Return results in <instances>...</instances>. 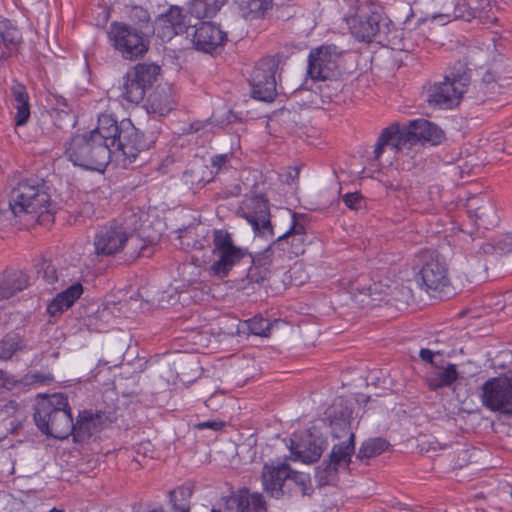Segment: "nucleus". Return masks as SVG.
<instances>
[{
  "label": "nucleus",
  "mask_w": 512,
  "mask_h": 512,
  "mask_svg": "<svg viewBox=\"0 0 512 512\" xmlns=\"http://www.w3.org/2000/svg\"><path fill=\"white\" fill-rule=\"evenodd\" d=\"M241 15L246 19H258L265 15L272 5V0H235Z\"/></svg>",
  "instance_id": "nucleus-28"
},
{
  "label": "nucleus",
  "mask_w": 512,
  "mask_h": 512,
  "mask_svg": "<svg viewBox=\"0 0 512 512\" xmlns=\"http://www.w3.org/2000/svg\"><path fill=\"white\" fill-rule=\"evenodd\" d=\"M46 380H48V378H46V377H42V376H39V375H32V376L30 377V379H27V380H26V383H28V384H34V383L45 382Z\"/></svg>",
  "instance_id": "nucleus-50"
},
{
  "label": "nucleus",
  "mask_w": 512,
  "mask_h": 512,
  "mask_svg": "<svg viewBox=\"0 0 512 512\" xmlns=\"http://www.w3.org/2000/svg\"><path fill=\"white\" fill-rule=\"evenodd\" d=\"M121 128V122L118 124L113 115L104 113L99 116L97 127L88 134L92 140L111 149L116 144Z\"/></svg>",
  "instance_id": "nucleus-22"
},
{
  "label": "nucleus",
  "mask_w": 512,
  "mask_h": 512,
  "mask_svg": "<svg viewBox=\"0 0 512 512\" xmlns=\"http://www.w3.org/2000/svg\"><path fill=\"white\" fill-rule=\"evenodd\" d=\"M84 412L74 425L67 398L61 393L39 395L35 407L34 420L42 433L57 439H65L71 433L77 439L92 435L94 420Z\"/></svg>",
  "instance_id": "nucleus-1"
},
{
  "label": "nucleus",
  "mask_w": 512,
  "mask_h": 512,
  "mask_svg": "<svg viewBox=\"0 0 512 512\" xmlns=\"http://www.w3.org/2000/svg\"><path fill=\"white\" fill-rule=\"evenodd\" d=\"M443 139L442 129L426 119L412 120L402 128L398 123H393L380 134L374 150V157L379 159L387 150L393 154L404 150L409 151L418 142L437 145Z\"/></svg>",
  "instance_id": "nucleus-3"
},
{
  "label": "nucleus",
  "mask_w": 512,
  "mask_h": 512,
  "mask_svg": "<svg viewBox=\"0 0 512 512\" xmlns=\"http://www.w3.org/2000/svg\"><path fill=\"white\" fill-rule=\"evenodd\" d=\"M205 275V271L194 262L184 263L179 267V281L181 284L176 285L173 289L176 291L180 289L184 292V296L190 294L191 299L198 301L206 287L203 285Z\"/></svg>",
  "instance_id": "nucleus-19"
},
{
  "label": "nucleus",
  "mask_w": 512,
  "mask_h": 512,
  "mask_svg": "<svg viewBox=\"0 0 512 512\" xmlns=\"http://www.w3.org/2000/svg\"><path fill=\"white\" fill-rule=\"evenodd\" d=\"M196 131L203 130L204 133L211 131L212 124L211 122L204 123L201 127H199V124H195L192 126Z\"/></svg>",
  "instance_id": "nucleus-51"
},
{
  "label": "nucleus",
  "mask_w": 512,
  "mask_h": 512,
  "mask_svg": "<svg viewBox=\"0 0 512 512\" xmlns=\"http://www.w3.org/2000/svg\"><path fill=\"white\" fill-rule=\"evenodd\" d=\"M284 176V181L287 184H293L299 176V169L297 167H290Z\"/></svg>",
  "instance_id": "nucleus-45"
},
{
  "label": "nucleus",
  "mask_w": 512,
  "mask_h": 512,
  "mask_svg": "<svg viewBox=\"0 0 512 512\" xmlns=\"http://www.w3.org/2000/svg\"><path fill=\"white\" fill-rule=\"evenodd\" d=\"M422 266L415 274V281L432 297L448 296L449 278L445 262L437 255L425 253Z\"/></svg>",
  "instance_id": "nucleus-8"
},
{
  "label": "nucleus",
  "mask_w": 512,
  "mask_h": 512,
  "mask_svg": "<svg viewBox=\"0 0 512 512\" xmlns=\"http://www.w3.org/2000/svg\"><path fill=\"white\" fill-rule=\"evenodd\" d=\"M227 0H191L190 10L197 18L216 14Z\"/></svg>",
  "instance_id": "nucleus-33"
},
{
  "label": "nucleus",
  "mask_w": 512,
  "mask_h": 512,
  "mask_svg": "<svg viewBox=\"0 0 512 512\" xmlns=\"http://www.w3.org/2000/svg\"><path fill=\"white\" fill-rule=\"evenodd\" d=\"M357 301H358L359 303L363 304V305H367V304H369V301H366L364 298H362V299H357Z\"/></svg>",
  "instance_id": "nucleus-55"
},
{
  "label": "nucleus",
  "mask_w": 512,
  "mask_h": 512,
  "mask_svg": "<svg viewBox=\"0 0 512 512\" xmlns=\"http://www.w3.org/2000/svg\"><path fill=\"white\" fill-rule=\"evenodd\" d=\"M176 105V97L169 90L167 92L156 91L148 98L146 110L154 117H163L168 115Z\"/></svg>",
  "instance_id": "nucleus-25"
},
{
  "label": "nucleus",
  "mask_w": 512,
  "mask_h": 512,
  "mask_svg": "<svg viewBox=\"0 0 512 512\" xmlns=\"http://www.w3.org/2000/svg\"><path fill=\"white\" fill-rule=\"evenodd\" d=\"M189 30L188 37H190L193 47L204 53H212L227 39L226 33L213 22H201L189 27Z\"/></svg>",
  "instance_id": "nucleus-16"
},
{
  "label": "nucleus",
  "mask_w": 512,
  "mask_h": 512,
  "mask_svg": "<svg viewBox=\"0 0 512 512\" xmlns=\"http://www.w3.org/2000/svg\"><path fill=\"white\" fill-rule=\"evenodd\" d=\"M29 285L28 276L22 271L5 274L0 280V299H9Z\"/></svg>",
  "instance_id": "nucleus-27"
},
{
  "label": "nucleus",
  "mask_w": 512,
  "mask_h": 512,
  "mask_svg": "<svg viewBox=\"0 0 512 512\" xmlns=\"http://www.w3.org/2000/svg\"><path fill=\"white\" fill-rule=\"evenodd\" d=\"M12 93L16 102L15 122L17 126H21L24 125L30 117L29 97L25 87L21 84L14 85Z\"/></svg>",
  "instance_id": "nucleus-29"
},
{
  "label": "nucleus",
  "mask_w": 512,
  "mask_h": 512,
  "mask_svg": "<svg viewBox=\"0 0 512 512\" xmlns=\"http://www.w3.org/2000/svg\"><path fill=\"white\" fill-rule=\"evenodd\" d=\"M360 196L357 193H348L344 196L345 204L351 209H357Z\"/></svg>",
  "instance_id": "nucleus-44"
},
{
  "label": "nucleus",
  "mask_w": 512,
  "mask_h": 512,
  "mask_svg": "<svg viewBox=\"0 0 512 512\" xmlns=\"http://www.w3.org/2000/svg\"><path fill=\"white\" fill-rule=\"evenodd\" d=\"M0 37L5 46L14 49L20 43V31L7 19L0 20Z\"/></svg>",
  "instance_id": "nucleus-36"
},
{
  "label": "nucleus",
  "mask_w": 512,
  "mask_h": 512,
  "mask_svg": "<svg viewBox=\"0 0 512 512\" xmlns=\"http://www.w3.org/2000/svg\"><path fill=\"white\" fill-rule=\"evenodd\" d=\"M327 415L333 437L341 441L333 446L329 463L316 470V477L320 485L335 483L337 475L348 470L355 451L354 430L359 424L348 408L337 412L335 407H331L328 409Z\"/></svg>",
  "instance_id": "nucleus-2"
},
{
  "label": "nucleus",
  "mask_w": 512,
  "mask_h": 512,
  "mask_svg": "<svg viewBox=\"0 0 512 512\" xmlns=\"http://www.w3.org/2000/svg\"><path fill=\"white\" fill-rule=\"evenodd\" d=\"M467 79L464 77L448 79L433 85L428 95L431 105L443 109H450L459 104L462 95L467 89Z\"/></svg>",
  "instance_id": "nucleus-14"
},
{
  "label": "nucleus",
  "mask_w": 512,
  "mask_h": 512,
  "mask_svg": "<svg viewBox=\"0 0 512 512\" xmlns=\"http://www.w3.org/2000/svg\"><path fill=\"white\" fill-rule=\"evenodd\" d=\"M135 453H136V456L134 457V460L138 464L142 465L143 464V460L146 457H152L153 447H152L151 442L145 441V442H142V443L138 444L135 447Z\"/></svg>",
  "instance_id": "nucleus-40"
},
{
  "label": "nucleus",
  "mask_w": 512,
  "mask_h": 512,
  "mask_svg": "<svg viewBox=\"0 0 512 512\" xmlns=\"http://www.w3.org/2000/svg\"><path fill=\"white\" fill-rule=\"evenodd\" d=\"M44 277L46 278L47 282H49V283H52L54 280L58 279V276L56 274V270L54 269L53 266L47 265V267L45 269Z\"/></svg>",
  "instance_id": "nucleus-49"
},
{
  "label": "nucleus",
  "mask_w": 512,
  "mask_h": 512,
  "mask_svg": "<svg viewBox=\"0 0 512 512\" xmlns=\"http://www.w3.org/2000/svg\"><path fill=\"white\" fill-rule=\"evenodd\" d=\"M458 378L456 366L449 364L445 368L432 371L427 375V383L430 388L438 389L444 386H450Z\"/></svg>",
  "instance_id": "nucleus-30"
},
{
  "label": "nucleus",
  "mask_w": 512,
  "mask_h": 512,
  "mask_svg": "<svg viewBox=\"0 0 512 512\" xmlns=\"http://www.w3.org/2000/svg\"><path fill=\"white\" fill-rule=\"evenodd\" d=\"M49 512H62V511L61 510H57V509H52Z\"/></svg>",
  "instance_id": "nucleus-57"
},
{
  "label": "nucleus",
  "mask_w": 512,
  "mask_h": 512,
  "mask_svg": "<svg viewBox=\"0 0 512 512\" xmlns=\"http://www.w3.org/2000/svg\"><path fill=\"white\" fill-rule=\"evenodd\" d=\"M65 287L57 293L47 304V313L51 317L59 316L70 309L74 303L83 295L84 288L80 280L67 283L62 279Z\"/></svg>",
  "instance_id": "nucleus-21"
},
{
  "label": "nucleus",
  "mask_w": 512,
  "mask_h": 512,
  "mask_svg": "<svg viewBox=\"0 0 512 512\" xmlns=\"http://www.w3.org/2000/svg\"><path fill=\"white\" fill-rule=\"evenodd\" d=\"M183 492H184V488H180L178 490L173 491L171 493V495H170L171 496V501H174L173 498L176 496L177 493H181L182 494Z\"/></svg>",
  "instance_id": "nucleus-54"
},
{
  "label": "nucleus",
  "mask_w": 512,
  "mask_h": 512,
  "mask_svg": "<svg viewBox=\"0 0 512 512\" xmlns=\"http://www.w3.org/2000/svg\"><path fill=\"white\" fill-rule=\"evenodd\" d=\"M326 446V440L313 427L294 433L290 439L289 449L294 461L312 463L320 458Z\"/></svg>",
  "instance_id": "nucleus-12"
},
{
  "label": "nucleus",
  "mask_w": 512,
  "mask_h": 512,
  "mask_svg": "<svg viewBox=\"0 0 512 512\" xmlns=\"http://www.w3.org/2000/svg\"><path fill=\"white\" fill-rule=\"evenodd\" d=\"M340 52L334 45H323L310 51L308 74L314 80L329 79L337 67Z\"/></svg>",
  "instance_id": "nucleus-15"
},
{
  "label": "nucleus",
  "mask_w": 512,
  "mask_h": 512,
  "mask_svg": "<svg viewBox=\"0 0 512 512\" xmlns=\"http://www.w3.org/2000/svg\"><path fill=\"white\" fill-rule=\"evenodd\" d=\"M146 216L141 212L139 215H131L123 222L113 221L100 227L94 236L95 253L111 256L122 252L134 233L152 241L154 236L146 231V220H143Z\"/></svg>",
  "instance_id": "nucleus-4"
},
{
  "label": "nucleus",
  "mask_w": 512,
  "mask_h": 512,
  "mask_svg": "<svg viewBox=\"0 0 512 512\" xmlns=\"http://www.w3.org/2000/svg\"><path fill=\"white\" fill-rule=\"evenodd\" d=\"M279 241H287L292 246V253L299 254L303 252L304 228L296 225L294 222L290 229L278 238Z\"/></svg>",
  "instance_id": "nucleus-35"
},
{
  "label": "nucleus",
  "mask_w": 512,
  "mask_h": 512,
  "mask_svg": "<svg viewBox=\"0 0 512 512\" xmlns=\"http://www.w3.org/2000/svg\"><path fill=\"white\" fill-rule=\"evenodd\" d=\"M387 448V442L381 438H375L364 442L359 450L361 458H370L380 454Z\"/></svg>",
  "instance_id": "nucleus-38"
},
{
  "label": "nucleus",
  "mask_w": 512,
  "mask_h": 512,
  "mask_svg": "<svg viewBox=\"0 0 512 512\" xmlns=\"http://www.w3.org/2000/svg\"><path fill=\"white\" fill-rule=\"evenodd\" d=\"M112 318L113 314L111 310L107 306H104L102 308H98L95 314L90 315L87 318L86 325L91 330L104 332L111 324Z\"/></svg>",
  "instance_id": "nucleus-34"
},
{
  "label": "nucleus",
  "mask_w": 512,
  "mask_h": 512,
  "mask_svg": "<svg viewBox=\"0 0 512 512\" xmlns=\"http://www.w3.org/2000/svg\"><path fill=\"white\" fill-rule=\"evenodd\" d=\"M8 207L13 217L22 213L50 212L51 201L47 187L36 180L19 183L10 193Z\"/></svg>",
  "instance_id": "nucleus-6"
},
{
  "label": "nucleus",
  "mask_w": 512,
  "mask_h": 512,
  "mask_svg": "<svg viewBox=\"0 0 512 512\" xmlns=\"http://www.w3.org/2000/svg\"><path fill=\"white\" fill-rule=\"evenodd\" d=\"M264 502L258 493L240 490L213 507L211 512H263Z\"/></svg>",
  "instance_id": "nucleus-20"
},
{
  "label": "nucleus",
  "mask_w": 512,
  "mask_h": 512,
  "mask_svg": "<svg viewBox=\"0 0 512 512\" xmlns=\"http://www.w3.org/2000/svg\"><path fill=\"white\" fill-rule=\"evenodd\" d=\"M500 250L503 252H511L512 251V233L506 235L503 240L500 242Z\"/></svg>",
  "instance_id": "nucleus-48"
},
{
  "label": "nucleus",
  "mask_w": 512,
  "mask_h": 512,
  "mask_svg": "<svg viewBox=\"0 0 512 512\" xmlns=\"http://www.w3.org/2000/svg\"><path fill=\"white\" fill-rule=\"evenodd\" d=\"M189 22L187 14H184L181 8L173 6L156 18L154 33L163 42H168L184 31L188 33Z\"/></svg>",
  "instance_id": "nucleus-17"
},
{
  "label": "nucleus",
  "mask_w": 512,
  "mask_h": 512,
  "mask_svg": "<svg viewBox=\"0 0 512 512\" xmlns=\"http://www.w3.org/2000/svg\"><path fill=\"white\" fill-rule=\"evenodd\" d=\"M108 38L114 49L125 59H137L148 50L149 42L143 34L124 23H112L108 31Z\"/></svg>",
  "instance_id": "nucleus-10"
},
{
  "label": "nucleus",
  "mask_w": 512,
  "mask_h": 512,
  "mask_svg": "<svg viewBox=\"0 0 512 512\" xmlns=\"http://www.w3.org/2000/svg\"><path fill=\"white\" fill-rule=\"evenodd\" d=\"M501 354H502L503 356H505V357H507V358H509V359H511V360H512V355H511L510 353H508V352H502Z\"/></svg>",
  "instance_id": "nucleus-56"
},
{
  "label": "nucleus",
  "mask_w": 512,
  "mask_h": 512,
  "mask_svg": "<svg viewBox=\"0 0 512 512\" xmlns=\"http://www.w3.org/2000/svg\"><path fill=\"white\" fill-rule=\"evenodd\" d=\"M140 84L149 89L158 79L160 74V67L156 64H138L133 70L130 71Z\"/></svg>",
  "instance_id": "nucleus-31"
},
{
  "label": "nucleus",
  "mask_w": 512,
  "mask_h": 512,
  "mask_svg": "<svg viewBox=\"0 0 512 512\" xmlns=\"http://www.w3.org/2000/svg\"><path fill=\"white\" fill-rule=\"evenodd\" d=\"M22 346V339L19 335L7 336L0 342V359L8 360Z\"/></svg>",
  "instance_id": "nucleus-37"
},
{
  "label": "nucleus",
  "mask_w": 512,
  "mask_h": 512,
  "mask_svg": "<svg viewBox=\"0 0 512 512\" xmlns=\"http://www.w3.org/2000/svg\"><path fill=\"white\" fill-rule=\"evenodd\" d=\"M14 385V380H11L6 373L0 371V389H11Z\"/></svg>",
  "instance_id": "nucleus-47"
},
{
  "label": "nucleus",
  "mask_w": 512,
  "mask_h": 512,
  "mask_svg": "<svg viewBox=\"0 0 512 512\" xmlns=\"http://www.w3.org/2000/svg\"><path fill=\"white\" fill-rule=\"evenodd\" d=\"M213 244V262L208 273L218 279H223L235 265L240 263L246 251L234 245L231 235L223 230L214 232Z\"/></svg>",
  "instance_id": "nucleus-7"
},
{
  "label": "nucleus",
  "mask_w": 512,
  "mask_h": 512,
  "mask_svg": "<svg viewBox=\"0 0 512 512\" xmlns=\"http://www.w3.org/2000/svg\"><path fill=\"white\" fill-rule=\"evenodd\" d=\"M156 301L157 306L164 309L175 305L178 301L185 303L187 301V297L184 296L183 291H178L176 294H173L170 291H164L159 295Z\"/></svg>",
  "instance_id": "nucleus-39"
},
{
  "label": "nucleus",
  "mask_w": 512,
  "mask_h": 512,
  "mask_svg": "<svg viewBox=\"0 0 512 512\" xmlns=\"http://www.w3.org/2000/svg\"><path fill=\"white\" fill-rule=\"evenodd\" d=\"M280 322L278 320L270 323L267 319H264L260 316H256L252 319L246 321H238L236 325V330L231 331V333H236L238 335H255L260 337H268L270 336L271 330L275 325H278Z\"/></svg>",
  "instance_id": "nucleus-26"
},
{
  "label": "nucleus",
  "mask_w": 512,
  "mask_h": 512,
  "mask_svg": "<svg viewBox=\"0 0 512 512\" xmlns=\"http://www.w3.org/2000/svg\"><path fill=\"white\" fill-rule=\"evenodd\" d=\"M65 158L74 166L103 172L111 158V150L92 140L88 133L75 134L65 143Z\"/></svg>",
  "instance_id": "nucleus-5"
},
{
  "label": "nucleus",
  "mask_w": 512,
  "mask_h": 512,
  "mask_svg": "<svg viewBox=\"0 0 512 512\" xmlns=\"http://www.w3.org/2000/svg\"><path fill=\"white\" fill-rule=\"evenodd\" d=\"M174 508L176 512H188V508L185 505L178 507L176 504H174Z\"/></svg>",
  "instance_id": "nucleus-53"
},
{
  "label": "nucleus",
  "mask_w": 512,
  "mask_h": 512,
  "mask_svg": "<svg viewBox=\"0 0 512 512\" xmlns=\"http://www.w3.org/2000/svg\"><path fill=\"white\" fill-rule=\"evenodd\" d=\"M439 355V351H432L430 349L422 348L419 352V356L422 360L432 363L433 357Z\"/></svg>",
  "instance_id": "nucleus-46"
},
{
  "label": "nucleus",
  "mask_w": 512,
  "mask_h": 512,
  "mask_svg": "<svg viewBox=\"0 0 512 512\" xmlns=\"http://www.w3.org/2000/svg\"><path fill=\"white\" fill-rule=\"evenodd\" d=\"M288 480H293L295 483L299 484L303 493H307V490L310 486V477L308 474L292 471L290 469V478Z\"/></svg>",
  "instance_id": "nucleus-41"
},
{
  "label": "nucleus",
  "mask_w": 512,
  "mask_h": 512,
  "mask_svg": "<svg viewBox=\"0 0 512 512\" xmlns=\"http://www.w3.org/2000/svg\"><path fill=\"white\" fill-rule=\"evenodd\" d=\"M276 63L263 59L253 69L250 77L252 96L260 101H272L277 93L275 79Z\"/></svg>",
  "instance_id": "nucleus-13"
},
{
  "label": "nucleus",
  "mask_w": 512,
  "mask_h": 512,
  "mask_svg": "<svg viewBox=\"0 0 512 512\" xmlns=\"http://www.w3.org/2000/svg\"><path fill=\"white\" fill-rule=\"evenodd\" d=\"M480 401L491 412L512 415V371L489 378L481 387Z\"/></svg>",
  "instance_id": "nucleus-9"
},
{
  "label": "nucleus",
  "mask_w": 512,
  "mask_h": 512,
  "mask_svg": "<svg viewBox=\"0 0 512 512\" xmlns=\"http://www.w3.org/2000/svg\"><path fill=\"white\" fill-rule=\"evenodd\" d=\"M121 133L116 144L112 147L110 160L126 167L135 161L138 154L145 149L146 144L142 133L134 126L130 119L121 121Z\"/></svg>",
  "instance_id": "nucleus-11"
},
{
  "label": "nucleus",
  "mask_w": 512,
  "mask_h": 512,
  "mask_svg": "<svg viewBox=\"0 0 512 512\" xmlns=\"http://www.w3.org/2000/svg\"><path fill=\"white\" fill-rule=\"evenodd\" d=\"M375 291H376V287H374V288L369 287V288L365 289L364 294H365V296H367V297L371 298V301H373V302H374V301H377V300H378V298H376V297H374V296H373V294H374V292H375Z\"/></svg>",
  "instance_id": "nucleus-52"
},
{
  "label": "nucleus",
  "mask_w": 512,
  "mask_h": 512,
  "mask_svg": "<svg viewBox=\"0 0 512 512\" xmlns=\"http://www.w3.org/2000/svg\"><path fill=\"white\" fill-rule=\"evenodd\" d=\"M146 90L129 71L126 74L122 89V97L131 103H139L145 96Z\"/></svg>",
  "instance_id": "nucleus-32"
},
{
  "label": "nucleus",
  "mask_w": 512,
  "mask_h": 512,
  "mask_svg": "<svg viewBox=\"0 0 512 512\" xmlns=\"http://www.w3.org/2000/svg\"><path fill=\"white\" fill-rule=\"evenodd\" d=\"M229 157V154H219L214 156L211 161L212 166L219 171L228 162Z\"/></svg>",
  "instance_id": "nucleus-43"
},
{
  "label": "nucleus",
  "mask_w": 512,
  "mask_h": 512,
  "mask_svg": "<svg viewBox=\"0 0 512 512\" xmlns=\"http://www.w3.org/2000/svg\"><path fill=\"white\" fill-rule=\"evenodd\" d=\"M199 429H213L215 431L221 430L224 427V422L222 421H204L197 425Z\"/></svg>",
  "instance_id": "nucleus-42"
},
{
  "label": "nucleus",
  "mask_w": 512,
  "mask_h": 512,
  "mask_svg": "<svg viewBox=\"0 0 512 512\" xmlns=\"http://www.w3.org/2000/svg\"><path fill=\"white\" fill-rule=\"evenodd\" d=\"M241 212L255 233L265 237L272 234L268 204L263 197L256 196L246 199L241 207Z\"/></svg>",
  "instance_id": "nucleus-18"
},
{
  "label": "nucleus",
  "mask_w": 512,
  "mask_h": 512,
  "mask_svg": "<svg viewBox=\"0 0 512 512\" xmlns=\"http://www.w3.org/2000/svg\"><path fill=\"white\" fill-rule=\"evenodd\" d=\"M290 478V468L285 463L265 464L262 473L264 489L272 496L278 497L281 494L283 482Z\"/></svg>",
  "instance_id": "nucleus-23"
},
{
  "label": "nucleus",
  "mask_w": 512,
  "mask_h": 512,
  "mask_svg": "<svg viewBox=\"0 0 512 512\" xmlns=\"http://www.w3.org/2000/svg\"><path fill=\"white\" fill-rule=\"evenodd\" d=\"M480 200L473 197L468 201V213L472 221H474L477 228L488 229L496 222L495 209L493 205L486 201L478 205Z\"/></svg>",
  "instance_id": "nucleus-24"
}]
</instances>
